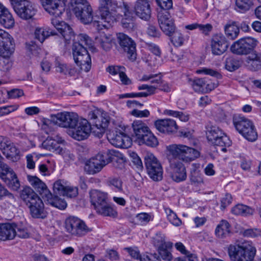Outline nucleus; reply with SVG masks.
<instances>
[{"mask_svg":"<svg viewBox=\"0 0 261 261\" xmlns=\"http://www.w3.org/2000/svg\"><path fill=\"white\" fill-rule=\"evenodd\" d=\"M123 7L124 9V14L125 17L122 21V26L124 28L128 30H132L134 27V23L132 18H128L130 12H129V7L126 3H123Z\"/></svg>","mask_w":261,"mask_h":261,"instance_id":"nucleus-40","label":"nucleus"},{"mask_svg":"<svg viewBox=\"0 0 261 261\" xmlns=\"http://www.w3.org/2000/svg\"><path fill=\"white\" fill-rule=\"evenodd\" d=\"M16 227L14 223L0 224V240L7 241L13 240L16 236Z\"/></svg>","mask_w":261,"mask_h":261,"instance_id":"nucleus-25","label":"nucleus"},{"mask_svg":"<svg viewBox=\"0 0 261 261\" xmlns=\"http://www.w3.org/2000/svg\"><path fill=\"white\" fill-rule=\"evenodd\" d=\"M251 121L246 118L240 116H234L233 118V124L236 129L242 135L245 129L249 126Z\"/></svg>","mask_w":261,"mask_h":261,"instance_id":"nucleus-37","label":"nucleus"},{"mask_svg":"<svg viewBox=\"0 0 261 261\" xmlns=\"http://www.w3.org/2000/svg\"><path fill=\"white\" fill-rule=\"evenodd\" d=\"M129 255L135 259H139L141 261V258H143V256L140 254V252L137 247H126L124 248Z\"/></svg>","mask_w":261,"mask_h":261,"instance_id":"nucleus-62","label":"nucleus"},{"mask_svg":"<svg viewBox=\"0 0 261 261\" xmlns=\"http://www.w3.org/2000/svg\"><path fill=\"white\" fill-rule=\"evenodd\" d=\"M256 250L252 242L245 241L237 245H230L228 254L231 261H254Z\"/></svg>","mask_w":261,"mask_h":261,"instance_id":"nucleus-3","label":"nucleus"},{"mask_svg":"<svg viewBox=\"0 0 261 261\" xmlns=\"http://www.w3.org/2000/svg\"><path fill=\"white\" fill-rule=\"evenodd\" d=\"M57 140L51 137H48L42 143V146L43 148L50 151L56 152L62 156H65L68 154V151L63 148L59 145L64 142V140L60 137L56 136Z\"/></svg>","mask_w":261,"mask_h":261,"instance_id":"nucleus-22","label":"nucleus"},{"mask_svg":"<svg viewBox=\"0 0 261 261\" xmlns=\"http://www.w3.org/2000/svg\"><path fill=\"white\" fill-rule=\"evenodd\" d=\"M71 4L74 15L82 23L87 24L92 21L93 11L87 0H71Z\"/></svg>","mask_w":261,"mask_h":261,"instance_id":"nucleus-4","label":"nucleus"},{"mask_svg":"<svg viewBox=\"0 0 261 261\" xmlns=\"http://www.w3.org/2000/svg\"><path fill=\"white\" fill-rule=\"evenodd\" d=\"M14 200L15 197L13 194L0 182V201H4V205H1V206L4 208L9 207Z\"/></svg>","mask_w":261,"mask_h":261,"instance_id":"nucleus-33","label":"nucleus"},{"mask_svg":"<svg viewBox=\"0 0 261 261\" xmlns=\"http://www.w3.org/2000/svg\"><path fill=\"white\" fill-rule=\"evenodd\" d=\"M154 126L159 132L165 134H172L178 129L175 120L171 119H158L154 122Z\"/></svg>","mask_w":261,"mask_h":261,"instance_id":"nucleus-24","label":"nucleus"},{"mask_svg":"<svg viewBox=\"0 0 261 261\" xmlns=\"http://www.w3.org/2000/svg\"><path fill=\"white\" fill-rule=\"evenodd\" d=\"M97 213L104 216H109L116 217L117 216V212L111 207L107 202L102 206L96 210Z\"/></svg>","mask_w":261,"mask_h":261,"instance_id":"nucleus-42","label":"nucleus"},{"mask_svg":"<svg viewBox=\"0 0 261 261\" xmlns=\"http://www.w3.org/2000/svg\"><path fill=\"white\" fill-rule=\"evenodd\" d=\"M20 198L27 206L40 198L30 187H25L20 191Z\"/></svg>","mask_w":261,"mask_h":261,"instance_id":"nucleus-30","label":"nucleus"},{"mask_svg":"<svg viewBox=\"0 0 261 261\" xmlns=\"http://www.w3.org/2000/svg\"><path fill=\"white\" fill-rule=\"evenodd\" d=\"M64 227L65 231L72 237H82L91 231L83 220L74 216L65 219Z\"/></svg>","mask_w":261,"mask_h":261,"instance_id":"nucleus-5","label":"nucleus"},{"mask_svg":"<svg viewBox=\"0 0 261 261\" xmlns=\"http://www.w3.org/2000/svg\"><path fill=\"white\" fill-rule=\"evenodd\" d=\"M240 66L239 62L232 58H227L225 61V68L229 71H233L239 68Z\"/></svg>","mask_w":261,"mask_h":261,"instance_id":"nucleus-59","label":"nucleus"},{"mask_svg":"<svg viewBox=\"0 0 261 261\" xmlns=\"http://www.w3.org/2000/svg\"><path fill=\"white\" fill-rule=\"evenodd\" d=\"M56 70L60 73H64V74H69L72 75L75 72L74 68H72L71 66H67L65 64L61 63L60 62H57L56 64Z\"/></svg>","mask_w":261,"mask_h":261,"instance_id":"nucleus-53","label":"nucleus"},{"mask_svg":"<svg viewBox=\"0 0 261 261\" xmlns=\"http://www.w3.org/2000/svg\"><path fill=\"white\" fill-rule=\"evenodd\" d=\"M68 183L64 179H58L53 185V191L55 194L63 195Z\"/></svg>","mask_w":261,"mask_h":261,"instance_id":"nucleus-48","label":"nucleus"},{"mask_svg":"<svg viewBox=\"0 0 261 261\" xmlns=\"http://www.w3.org/2000/svg\"><path fill=\"white\" fill-rule=\"evenodd\" d=\"M171 35V42L173 43L174 46H179L182 45L184 41L182 35L181 33L178 31H174Z\"/></svg>","mask_w":261,"mask_h":261,"instance_id":"nucleus-60","label":"nucleus"},{"mask_svg":"<svg viewBox=\"0 0 261 261\" xmlns=\"http://www.w3.org/2000/svg\"><path fill=\"white\" fill-rule=\"evenodd\" d=\"M107 138L110 143L116 147L127 148L131 146V138L120 130L111 131L107 134Z\"/></svg>","mask_w":261,"mask_h":261,"instance_id":"nucleus-18","label":"nucleus"},{"mask_svg":"<svg viewBox=\"0 0 261 261\" xmlns=\"http://www.w3.org/2000/svg\"><path fill=\"white\" fill-rule=\"evenodd\" d=\"M77 37V41L74 42L72 46L73 59L82 70L88 72L91 69V60L87 47H92V41L85 34H79Z\"/></svg>","mask_w":261,"mask_h":261,"instance_id":"nucleus-1","label":"nucleus"},{"mask_svg":"<svg viewBox=\"0 0 261 261\" xmlns=\"http://www.w3.org/2000/svg\"><path fill=\"white\" fill-rule=\"evenodd\" d=\"M108 184L110 186L114 187L118 191L122 190V181L118 177H109Z\"/></svg>","mask_w":261,"mask_h":261,"instance_id":"nucleus-63","label":"nucleus"},{"mask_svg":"<svg viewBox=\"0 0 261 261\" xmlns=\"http://www.w3.org/2000/svg\"><path fill=\"white\" fill-rule=\"evenodd\" d=\"M190 178L191 182L195 185H198L203 182V178L201 174L196 170L191 172Z\"/></svg>","mask_w":261,"mask_h":261,"instance_id":"nucleus-64","label":"nucleus"},{"mask_svg":"<svg viewBox=\"0 0 261 261\" xmlns=\"http://www.w3.org/2000/svg\"><path fill=\"white\" fill-rule=\"evenodd\" d=\"M165 212L167 216L168 220L171 223L175 226H179L181 224L180 219L177 217L176 214L170 208H166Z\"/></svg>","mask_w":261,"mask_h":261,"instance_id":"nucleus-55","label":"nucleus"},{"mask_svg":"<svg viewBox=\"0 0 261 261\" xmlns=\"http://www.w3.org/2000/svg\"><path fill=\"white\" fill-rule=\"evenodd\" d=\"M55 33H53L49 29L43 28H37L35 30V35L37 39L41 43H42L45 39L50 35H54Z\"/></svg>","mask_w":261,"mask_h":261,"instance_id":"nucleus-47","label":"nucleus"},{"mask_svg":"<svg viewBox=\"0 0 261 261\" xmlns=\"http://www.w3.org/2000/svg\"><path fill=\"white\" fill-rule=\"evenodd\" d=\"M0 24L7 29L13 28L15 20L8 9L0 3Z\"/></svg>","mask_w":261,"mask_h":261,"instance_id":"nucleus-28","label":"nucleus"},{"mask_svg":"<svg viewBox=\"0 0 261 261\" xmlns=\"http://www.w3.org/2000/svg\"><path fill=\"white\" fill-rule=\"evenodd\" d=\"M222 130L218 127L212 126L207 130L206 137L208 141L213 143L221 135H223Z\"/></svg>","mask_w":261,"mask_h":261,"instance_id":"nucleus-44","label":"nucleus"},{"mask_svg":"<svg viewBox=\"0 0 261 261\" xmlns=\"http://www.w3.org/2000/svg\"><path fill=\"white\" fill-rule=\"evenodd\" d=\"M139 142L151 147H155L158 144V141L156 138L150 131L148 134L145 135L142 140Z\"/></svg>","mask_w":261,"mask_h":261,"instance_id":"nucleus-51","label":"nucleus"},{"mask_svg":"<svg viewBox=\"0 0 261 261\" xmlns=\"http://www.w3.org/2000/svg\"><path fill=\"white\" fill-rule=\"evenodd\" d=\"M242 136L248 141L250 142L255 141L257 138V133L253 123L251 121L249 126L245 129Z\"/></svg>","mask_w":261,"mask_h":261,"instance_id":"nucleus-45","label":"nucleus"},{"mask_svg":"<svg viewBox=\"0 0 261 261\" xmlns=\"http://www.w3.org/2000/svg\"><path fill=\"white\" fill-rule=\"evenodd\" d=\"M170 243L166 242L164 237L161 234L156 235L153 239V244L158 249L170 246Z\"/></svg>","mask_w":261,"mask_h":261,"instance_id":"nucleus-58","label":"nucleus"},{"mask_svg":"<svg viewBox=\"0 0 261 261\" xmlns=\"http://www.w3.org/2000/svg\"><path fill=\"white\" fill-rule=\"evenodd\" d=\"M80 118L78 115L74 112H64L58 113L56 115L51 116V120L44 119L43 123L44 125H48L50 122L63 127H69L72 129Z\"/></svg>","mask_w":261,"mask_h":261,"instance_id":"nucleus-6","label":"nucleus"},{"mask_svg":"<svg viewBox=\"0 0 261 261\" xmlns=\"http://www.w3.org/2000/svg\"><path fill=\"white\" fill-rule=\"evenodd\" d=\"M28 206L30 208V213L33 217L37 218L43 217L44 204L40 198Z\"/></svg>","mask_w":261,"mask_h":261,"instance_id":"nucleus-34","label":"nucleus"},{"mask_svg":"<svg viewBox=\"0 0 261 261\" xmlns=\"http://www.w3.org/2000/svg\"><path fill=\"white\" fill-rule=\"evenodd\" d=\"M91 126L87 120L80 118L76 126L69 130L68 134L73 139L81 141L86 139L90 135Z\"/></svg>","mask_w":261,"mask_h":261,"instance_id":"nucleus-17","label":"nucleus"},{"mask_svg":"<svg viewBox=\"0 0 261 261\" xmlns=\"http://www.w3.org/2000/svg\"><path fill=\"white\" fill-rule=\"evenodd\" d=\"M90 201L95 210L107 202V194L97 190H92L89 192Z\"/></svg>","mask_w":261,"mask_h":261,"instance_id":"nucleus-26","label":"nucleus"},{"mask_svg":"<svg viewBox=\"0 0 261 261\" xmlns=\"http://www.w3.org/2000/svg\"><path fill=\"white\" fill-rule=\"evenodd\" d=\"M99 1V13L101 18L100 20L94 21V25L99 30L103 28L108 29L116 21L117 2L116 0Z\"/></svg>","mask_w":261,"mask_h":261,"instance_id":"nucleus-2","label":"nucleus"},{"mask_svg":"<svg viewBox=\"0 0 261 261\" xmlns=\"http://www.w3.org/2000/svg\"><path fill=\"white\" fill-rule=\"evenodd\" d=\"M213 145L221 147V150L225 152L226 147H229L231 144V141L227 136L224 133L217 139L212 143Z\"/></svg>","mask_w":261,"mask_h":261,"instance_id":"nucleus-41","label":"nucleus"},{"mask_svg":"<svg viewBox=\"0 0 261 261\" xmlns=\"http://www.w3.org/2000/svg\"><path fill=\"white\" fill-rule=\"evenodd\" d=\"M231 212L236 215L247 216L252 215L254 210L247 205L239 204L232 208Z\"/></svg>","mask_w":261,"mask_h":261,"instance_id":"nucleus-39","label":"nucleus"},{"mask_svg":"<svg viewBox=\"0 0 261 261\" xmlns=\"http://www.w3.org/2000/svg\"><path fill=\"white\" fill-rule=\"evenodd\" d=\"M132 126L135 134L137 139L139 140V142L150 132L149 128L140 120L134 121Z\"/></svg>","mask_w":261,"mask_h":261,"instance_id":"nucleus-31","label":"nucleus"},{"mask_svg":"<svg viewBox=\"0 0 261 261\" xmlns=\"http://www.w3.org/2000/svg\"><path fill=\"white\" fill-rule=\"evenodd\" d=\"M172 247V243H170V246L158 249V251L159 254L163 260L171 261L172 259L173 256L170 251Z\"/></svg>","mask_w":261,"mask_h":261,"instance_id":"nucleus-54","label":"nucleus"},{"mask_svg":"<svg viewBox=\"0 0 261 261\" xmlns=\"http://www.w3.org/2000/svg\"><path fill=\"white\" fill-rule=\"evenodd\" d=\"M196 72L199 74H204L205 75H210L212 76L216 77L218 79L222 78L221 74L219 73L216 70L207 68H202L200 69L197 70Z\"/></svg>","mask_w":261,"mask_h":261,"instance_id":"nucleus-61","label":"nucleus"},{"mask_svg":"<svg viewBox=\"0 0 261 261\" xmlns=\"http://www.w3.org/2000/svg\"><path fill=\"white\" fill-rule=\"evenodd\" d=\"M167 149L169 152V156L172 155V159H180L185 162H191L200 155L198 150L181 144L169 145Z\"/></svg>","mask_w":261,"mask_h":261,"instance_id":"nucleus-7","label":"nucleus"},{"mask_svg":"<svg viewBox=\"0 0 261 261\" xmlns=\"http://www.w3.org/2000/svg\"><path fill=\"white\" fill-rule=\"evenodd\" d=\"M118 43L123 50L127 53L128 58L134 61L137 58L136 44L134 41L127 35L119 33L117 34Z\"/></svg>","mask_w":261,"mask_h":261,"instance_id":"nucleus-15","label":"nucleus"},{"mask_svg":"<svg viewBox=\"0 0 261 261\" xmlns=\"http://www.w3.org/2000/svg\"><path fill=\"white\" fill-rule=\"evenodd\" d=\"M142 81H150L151 84L158 86L162 83V76L157 74H149L143 75L141 79Z\"/></svg>","mask_w":261,"mask_h":261,"instance_id":"nucleus-50","label":"nucleus"},{"mask_svg":"<svg viewBox=\"0 0 261 261\" xmlns=\"http://www.w3.org/2000/svg\"><path fill=\"white\" fill-rule=\"evenodd\" d=\"M242 136L248 141L250 142L255 141L257 138V133L253 123L251 121L249 126L245 129Z\"/></svg>","mask_w":261,"mask_h":261,"instance_id":"nucleus-46","label":"nucleus"},{"mask_svg":"<svg viewBox=\"0 0 261 261\" xmlns=\"http://www.w3.org/2000/svg\"><path fill=\"white\" fill-rule=\"evenodd\" d=\"M64 29L60 33L66 42L68 43L74 38V33L72 29L68 24H64Z\"/></svg>","mask_w":261,"mask_h":261,"instance_id":"nucleus-52","label":"nucleus"},{"mask_svg":"<svg viewBox=\"0 0 261 261\" xmlns=\"http://www.w3.org/2000/svg\"><path fill=\"white\" fill-rule=\"evenodd\" d=\"M169 170L172 179L177 182L185 180L187 178V173L184 165L177 159L169 158Z\"/></svg>","mask_w":261,"mask_h":261,"instance_id":"nucleus-16","label":"nucleus"},{"mask_svg":"<svg viewBox=\"0 0 261 261\" xmlns=\"http://www.w3.org/2000/svg\"><path fill=\"white\" fill-rule=\"evenodd\" d=\"M113 40L111 35L104 32L99 33L95 38V43L105 51L109 50L112 48Z\"/></svg>","mask_w":261,"mask_h":261,"instance_id":"nucleus-29","label":"nucleus"},{"mask_svg":"<svg viewBox=\"0 0 261 261\" xmlns=\"http://www.w3.org/2000/svg\"><path fill=\"white\" fill-rule=\"evenodd\" d=\"M247 62L252 70L256 71L261 69V51H252L247 58Z\"/></svg>","mask_w":261,"mask_h":261,"instance_id":"nucleus-32","label":"nucleus"},{"mask_svg":"<svg viewBox=\"0 0 261 261\" xmlns=\"http://www.w3.org/2000/svg\"><path fill=\"white\" fill-rule=\"evenodd\" d=\"M258 42L257 39L252 37L242 38L232 43L230 50L234 54L246 55L251 53Z\"/></svg>","mask_w":261,"mask_h":261,"instance_id":"nucleus-11","label":"nucleus"},{"mask_svg":"<svg viewBox=\"0 0 261 261\" xmlns=\"http://www.w3.org/2000/svg\"><path fill=\"white\" fill-rule=\"evenodd\" d=\"M15 50L13 37L6 31L0 29V56L4 58L10 57Z\"/></svg>","mask_w":261,"mask_h":261,"instance_id":"nucleus-14","label":"nucleus"},{"mask_svg":"<svg viewBox=\"0 0 261 261\" xmlns=\"http://www.w3.org/2000/svg\"><path fill=\"white\" fill-rule=\"evenodd\" d=\"M94 123L100 132H103L109 123V117L106 114L100 113L97 120H96Z\"/></svg>","mask_w":261,"mask_h":261,"instance_id":"nucleus-43","label":"nucleus"},{"mask_svg":"<svg viewBox=\"0 0 261 261\" xmlns=\"http://www.w3.org/2000/svg\"><path fill=\"white\" fill-rule=\"evenodd\" d=\"M230 233V225L225 220H222L215 229V234L219 238H225Z\"/></svg>","mask_w":261,"mask_h":261,"instance_id":"nucleus-35","label":"nucleus"},{"mask_svg":"<svg viewBox=\"0 0 261 261\" xmlns=\"http://www.w3.org/2000/svg\"><path fill=\"white\" fill-rule=\"evenodd\" d=\"M27 179L30 185L42 195L43 199L50 192L45 184L37 176L28 175Z\"/></svg>","mask_w":261,"mask_h":261,"instance_id":"nucleus-27","label":"nucleus"},{"mask_svg":"<svg viewBox=\"0 0 261 261\" xmlns=\"http://www.w3.org/2000/svg\"><path fill=\"white\" fill-rule=\"evenodd\" d=\"M211 46L212 52L215 55H221L227 50L228 44L225 37L222 34L213 36Z\"/></svg>","mask_w":261,"mask_h":261,"instance_id":"nucleus-21","label":"nucleus"},{"mask_svg":"<svg viewBox=\"0 0 261 261\" xmlns=\"http://www.w3.org/2000/svg\"><path fill=\"white\" fill-rule=\"evenodd\" d=\"M167 149L169 152V156L172 155V159H180L185 162H191L200 155L198 150L181 144L169 145Z\"/></svg>","mask_w":261,"mask_h":261,"instance_id":"nucleus-8","label":"nucleus"},{"mask_svg":"<svg viewBox=\"0 0 261 261\" xmlns=\"http://www.w3.org/2000/svg\"><path fill=\"white\" fill-rule=\"evenodd\" d=\"M108 163L104 154L98 153L86 162L84 170L87 174L94 175L99 172Z\"/></svg>","mask_w":261,"mask_h":261,"instance_id":"nucleus-13","label":"nucleus"},{"mask_svg":"<svg viewBox=\"0 0 261 261\" xmlns=\"http://www.w3.org/2000/svg\"><path fill=\"white\" fill-rule=\"evenodd\" d=\"M44 199L50 205L60 210H64L67 206V203L64 199L57 196H54L51 192L46 195Z\"/></svg>","mask_w":261,"mask_h":261,"instance_id":"nucleus-36","label":"nucleus"},{"mask_svg":"<svg viewBox=\"0 0 261 261\" xmlns=\"http://www.w3.org/2000/svg\"><path fill=\"white\" fill-rule=\"evenodd\" d=\"M252 5L251 0H236V9L241 13L249 10Z\"/></svg>","mask_w":261,"mask_h":261,"instance_id":"nucleus-49","label":"nucleus"},{"mask_svg":"<svg viewBox=\"0 0 261 261\" xmlns=\"http://www.w3.org/2000/svg\"><path fill=\"white\" fill-rule=\"evenodd\" d=\"M224 30L226 36L231 40L237 38L240 33V29L235 22L226 24Z\"/></svg>","mask_w":261,"mask_h":261,"instance_id":"nucleus-38","label":"nucleus"},{"mask_svg":"<svg viewBox=\"0 0 261 261\" xmlns=\"http://www.w3.org/2000/svg\"><path fill=\"white\" fill-rule=\"evenodd\" d=\"M7 148L3 152L7 158L12 159L18 155V150L12 142Z\"/></svg>","mask_w":261,"mask_h":261,"instance_id":"nucleus-56","label":"nucleus"},{"mask_svg":"<svg viewBox=\"0 0 261 261\" xmlns=\"http://www.w3.org/2000/svg\"><path fill=\"white\" fill-rule=\"evenodd\" d=\"M10 1L15 12L21 19H32L37 12L34 5L28 0Z\"/></svg>","mask_w":261,"mask_h":261,"instance_id":"nucleus-9","label":"nucleus"},{"mask_svg":"<svg viewBox=\"0 0 261 261\" xmlns=\"http://www.w3.org/2000/svg\"><path fill=\"white\" fill-rule=\"evenodd\" d=\"M145 165L149 177L154 181L163 178V168L156 158L151 153H147L144 158Z\"/></svg>","mask_w":261,"mask_h":261,"instance_id":"nucleus-10","label":"nucleus"},{"mask_svg":"<svg viewBox=\"0 0 261 261\" xmlns=\"http://www.w3.org/2000/svg\"><path fill=\"white\" fill-rule=\"evenodd\" d=\"M0 178L14 191L18 190L20 187V182L16 174L12 169L3 162L0 163Z\"/></svg>","mask_w":261,"mask_h":261,"instance_id":"nucleus-12","label":"nucleus"},{"mask_svg":"<svg viewBox=\"0 0 261 261\" xmlns=\"http://www.w3.org/2000/svg\"><path fill=\"white\" fill-rule=\"evenodd\" d=\"M113 165L115 168L122 169L124 168L126 159L121 154L118 156H115L112 158Z\"/></svg>","mask_w":261,"mask_h":261,"instance_id":"nucleus-57","label":"nucleus"},{"mask_svg":"<svg viewBox=\"0 0 261 261\" xmlns=\"http://www.w3.org/2000/svg\"><path fill=\"white\" fill-rule=\"evenodd\" d=\"M158 22L161 30L166 35L171 36L175 27L174 20L170 14L167 11L161 10L158 14Z\"/></svg>","mask_w":261,"mask_h":261,"instance_id":"nucleus-20","label":"nucleus"},{"mask_svg":"<svg viewBox=\"0 0 261 261\" xmlns=\"http://www.w3.org/2000/svg\"><path fill=\"white\" fill-rule=\"evenodd\" d=\"M137 16L142 19L148 20L151 15V9L148 0H137L134 5Z\"/></svg>","mask_w":261,"mask_h":261,"instance_id":"nucleus-23","label":"nucleus"},{"mask_svg":"<svg viewBox=\"0 0 261 261\" xmlns=\"http://www.w3.org/2000/svg\"><path fill=\"white\" fill-rule=\"evenodd\" d=\"M41 4L50 15L60 17L65 10L64 0H41Z\"/></svg>","mask_w":261,"mask_h":261,"instance_id":"nucleus-19","label":"nucleus"}]
</instances>
